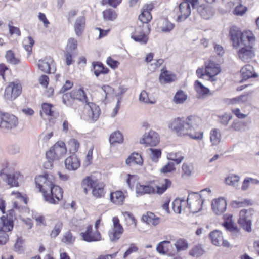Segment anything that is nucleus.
I'll list each match as a JSON object with an SVG mask.
<instances>
[{
	"label": "nucleus",
	"instance_id": "obj_1",
	"mask_svg": "<svg viewBox=\"0 0 259 259\" xmlns=\"http://www.w3.org/2000/svg\"><path fill=\"white\" fill-rule=\"evenodd\" d=\"M229 34L233 47H241L238 52L240 59L249 62L254 56L252 48L255 45V37L252 32L250 30L241 32L238 27L233 26L230 28Z\"/></svg>",
	"mask_w": 259,
	"mask_h": 259
},
{
	"label": "nucleus",
	"instance_id": "obj_2",
	"mask_svg": "<svg viewBox=\"0 0 259 259\" xmlns=\"http://www.w3.org/2000/svg\"><path fill=\"white\" fill-rule=\"evenodd\" d=\"M201 123V119L196 116L190 115L185 120L181 118L175 119L170 124L172 130L179 136H189L191 139L201 140L203 137L202 132H195Z\"/></svg>",
	"mask_w": 259,
	"mask_h": 259
},
{
	"label": "nucleus",
	"instance_id": "obj_3",
	"mask_svg": "<svg viewBox=\"0 0 259 259\" xmlns=\"http://www.w3.org/2000/svg\"><path fill=\"white\" fill-rule=\"evenodd\" d=\"M18 125V118L13 114L0 111V128L8 131L16 128Z\"/></svg>",
	"mask_w": 259,
	"mask_h": 259
},
{
	"label": "nucleus",
	"instance_id": "obj_4",
	"mask_svg": "<svg viewBox=\"0 0 259 259\" xmlns=\"http://www.w3.org/2000/svg\"><path fill=\"white\" fill-rule=\"evenodd\" d=\"M204 201V200L202 199L201 195L193 192L188 195L187 203L191 212L195 213L202 209Z\"/></svg>",
	"mask_w": 259,
	"mask_h": 259
},
{
	"label": "nucleus",
	"instance_id": "obj_5",
	"mask_svg": "<svg viewBox=\"0 0 259 259\" xmlns=\"http://www.w3.org/2000/svg\"><path fill=\"white\" fill-rule=\"evenodd\" d=\"M63 191L61 187L53 184L47 194L45 192V200L51 204H56L63 198Z\"/></svg>",
	"mask_w": 259,
	"mask_h": 259
},
{
	"label": "nucleus",
	"instance_id": "obj_6",
	"mask_svg": "<svg viewBox=\"0 0 259 259\" xmlns=\"http://www.w3.org/2000/svg\"><path fill=\"white\" fill-rule=\"evenodd\" d=\"M251 209H242L239 212L238 224L247 232L252 231V213Z\"/></svg>",
	"mask_w": 259,
	"mask_h": 259
},
{
	"label": "nucleus",
	"instance_id": "obj_7",
	"mask_svg": "<svg viewBox=\"0 0 259 259\" xmlns=\"http://www.w3.org/2000/svg\"><path fill=\"white\" fill-rule=\"evenodd\" d=\"M35 181L36 187L39 188V191L42 193L44 197L45 192L46 194H47L53 184L50 178L49 177V175L47 174L36 177L35 179Z\"/></svg>",
	"mask_w": 259,
	"mask_h": 259
},
{
	"label": "nucleus",
	"instance_id": "obj_8",
	"mask_svg": "<svg viewBox=\"0 0 259 259\" xmlns=\"http://www.w3.org/2000/svg\"><path fill=\"white\" fill-rule=\"evenodd\" d=\"M21 92L20 85L11 82L5 89L4 98L7 100H14L21 94Z\"/></svg>",
	"mask_w": 259,
	"mask_h": 259
},
{
	"label": "nucleus",
	"instance_id": "obj_9",
	"mask_svg": "<svg viewBox=\"0 0 259 259\" xmlns=\"http://www.w3.org/2000/svg\"><path fill=\"white\" fill-rule=\"evenodd\" d=\"M113 228L110 230L108 234L110 239L112 242H116L120 238L123 232V228L119 223V220L117 217H113Z\"/></svg>",
	"mask_w": 259,
	"mask_h": 259
},
{
	"label": "nucleus",
	"instance_id": "obj_10",
	"mask_svg": "<svg viewBox=\"0 0 259 259\" xmlns=\"http://www.w3.org/2000/svg\"><path fill=\"white\" fill-rule=\"evenodd\" d=\"M38 67L44 73L51 74L56 71V67L54 60L50 57H45L38 61Z\"/></svg>",
	"mask_w": 259,
	"mask_h": 259
},
{
	"label": "nucleus",
	"instance_id": "obj_11",
	"mask_svg": "<svg viewBox=\"0 0 259 259\" xmlns=\"http://www.w3.org/2000/svg\"><path fill=\"white\" fill-rule=\"evenodd\" d=\"M84 109L89 119L92 121H96L100 114V109L99 106L93 102H87L84 106Z\"/></svg>",
	"mask_w": 259,
	"mask_h": 259
},
{
	"label": "nucleus",
	"instance_id": "obj_12",
	"mask_svg": "<svg viewBox=\"0 0 259 259\" xmlns=\"http://www.w3.org/2000/svg\"><path fill=\"white\" fill-rule=\"evenodd\" d=\"M80 236L82 240L87 242H95L101 239V235L99 231L93 232L92 225H90L87 227L84 232H81Z\"/></svg>",
	"mask_w": 259,
	"mask_h": 259
},
{
	"label": "nucleus",
	"instance_id": "obj_13",
	"mask_svg": "<svg viewBox=\"0 0 259 259\" xmlns=\"http://www.w3.org/2000/svg\"><path fill=\"white\" fill-rule=\"evenodd\" d=\"M159 136L158 134L153 130H150L148 133L143 135V138L140 140V144H145L150 146H155L159 142Z\"/></svg>",
	"mask_w": 259,
	"mask_h": 259
},
{
	"label": "nucleus",
	"instance_id": "obj_14",
	"mask_svg": "<svg viewBox=\"0 0 259 259\" xmlns=\"http://www.w3.org/2000/svg\"><path fill=\"white\" fill-rule=\"evenodd\" d=\"M211 207L213 212L218 215L222 214L227 208V201L224 197H219L212 201Z\"/></svg>",
	"mask_w": 259,
	"mask_h": 259
},
{
	"label": "nucleus",
	"instance_id": "obj_15",
	"mask_svg": "<svg viewBox=\"0 0 259 259\" xmlns=\"http://www.w3.org/2000/svg\"><path fill=\"white\" fill-rule=\"evenodd\" d=\"M209 237L214 245L219 246L222 242L223 246H227V241L223 239L222 233L221 231L218 230L211 231L209 233Z\"/></svg>",
	"mask_w": 259,
	"mask_h": 259
},
{
	"label": "nucleus",
	"instance_id": "obj_16",
	"mask_svg": "<svg viewBox=\"0 0 259 259\" xmlns=\"http://www.w3.org/2000/svg\"><path fill=\"white\" fill-rule=\"evenodd\" d=\"M179 7L181 15L178 16L177 21L181 22L186 20L191 14V7L186 2L181 3Z\"/></svg>",
	"mask_w": 259,
	"mask_h": 259
},
{
	"label": "nucleus",
	"instance_id": "obj_17",
	"mask_svg": "<svg viewBox=\"0 0 259 259\" xmlns=\"http://www.w3.org/2000/svg\"><path fill=\"white\" fill-rule=\"evenodd\" d=\"M65 165L67 169L75 170L80 166V161L75 154H72L65 159Z\"/></svg>",
	"mask_w": 259,
	"mask_h": 259
},
{
	"label": "nucleus",
	"instance_id": "obj_18",
	"mask_svg": "<svg viewBox=\"0 0 259 259\" xmlns=\"http://www.w3.org/2000/svg\"><path fill=\"white\" fill-rule=\"evenodd\" d=\"M232 215H228V231L233 239L238 237L241 234L240 229L232 221Z\"/></svg>",
	"mask_w": 259,
	"mask_h": 259
},
{
	"label": "nucleus",
	"instance_id": "obj_19",
	"mask_svg": "<svg viewBox=\"0 0 259 259\" xmlns=\"http://www.w3.org/2000/svg\"><path fill=\"white\" fill-rule=\"evenodd\" d=\"M91 71H93L95 76L98 77L101 74H106L109 72V69L106 67L102 63L100 62H93Z\"/></svg>",
	"mask_w": 259,
	"mask_h": 259
},
{
	"label": "nucleus",
	"instance_id": "obj_20",
	"mask_svg": "<svg viewBox=\"0 0 259 259\" xmlns=\"http://www.w3.org/2000/svg\"><path fill=\"white\" fill-rule=\"evenodd\" d=\"M197 10L202 18L206 20L209 19L214 14L212 8L207 5H200L197 8Z\"/></svg>",
	"mask_w": 259,
	"mask_h": 259
},
{
	"label": "nucleus",
	"instance_id": "obj_21",
	"mask_svg": "<svg viewBox=\"0 0 259 259\" xmlns=\"http://www.w3.org/2000/svg\"><path fill=\"white\" fill-rule=\"evenodd\" d=\"M240 73L243 80H247L250 78H254L257 77V74L254 72L253 67L247 64L244 66L240 70Z\"/></svg>",
	"mask_w": 259,
	"mask_h": 259
},
{
	"label": "nucleus",
	"instance_id": "obj_22",
	"mask_svg": "<svg viewBox=\"0 0 259 259\" xmlns=\"http://www.w3.org/2000/svg\"><path fill=\"white\" fill-rule=\"evenodd\" d=\"M221 71L220 65L212 60L205 63V74L218 75Z\"/></svg>",
	"mask_w": 259,
	"mask_h": 259
},
{
	"label": "nucleus",
	"instance_id": "obj_23",
	"mask_svg": "<svg viewBox=\"0 0 259 259\" xmlns=\"http://www.w3.org/2000/svg\"><path fill=\"white\" fill-rule=\"evenodd\" d=\"M136 191L138 194L143 195L145 194H154L155 189L149 185H142L138 184L136 186Z\"/></svg>",
	"mask_w": 259,
	"mask_h": 259
},
{
	"label": "nucleus",
	"instance_id": "obj_24",
	"mask_svg": "<svg viewBox=\"0 0 259 259\" xmlns=\"http://www.w3.org/2000/svg\"><path fill=\"white\" fill-rule=\"evenodd\" d=\"M53 150L54 151L56 157L59 159L61 157L64 156L67 151L65 144L64 142L60 141L57 142L52 147Z\"/></svg>",
	"mask_w": 259,
	"mask_h": 259
},
{
	"label": "nucleus",
	"instance_id": "obj_25",
	"mask_svg": "<svg viewBox=\"0 0 259 259\" xmlns=\"http://www.w3.org/2000/svg\"><path fill=\"white\" fill-rule=\"evenodd\" d=\"M1 220L3 224V227H0V229L4 230L6 231H10L13 229L14 225L12 215H10V213H9V216H2L1 218Z\"/></svg>",
	"mask_w": 259,
	"mask_h": 259
},
{
	"label": "nucleus",
	"instance_id": "obj_26",
	"mask_svg": "<svg viewBox=\"0 0 259 259\" xmlns=\"http://www.w3.org/2000/svg\"><path fill=\"white\" fill-rule=\"evenodd\" d=\"M125 199V196L121 191H116L110 193V200L116 205H122Z\"/></svg>",
	"mask_w": 259,
	"mask_h": 259
},
{
	"label": "nucleus",
	"instance_id": "obj_27",
	"mask_svg": "<svg viewBox=\"0 0 259 259\" xmlns=\"http://www.w3.org/2000/svg\"><path fill=\"white\" fill-rule=\"evenodd\" d=\"M194 85L197 98H203L210 92L209 89L204 86L199 80H196Z\"/></svg>",
	"mask_w": 259,
	"mask_h": 259
},
{
	"label": "nucleus",
	"instance_id": "obj_28",
	"mask_svg": "<svg viewBox=\"0 0 259 259\" xmlns=\"http://www.w3.org/2000/svg\"><path fill=\"white\" fill-rule=\"evenodd\" d=\"M85 23V19L83 16L79 17L76 19L74 30L77 36H80L82 34L84 28Z\"/></svg>",
	"mask_w": 259,
	"mask_h": 259
},
{
	"label": "nucleus",
	"instance_id": "obj_29",
	"mask_svg": "<svg viewBox=\"0 0 259 259\" xmlns=\"http://www.w3.org/2000/svg\"><path fill=\"white\" fill-rule=\"evenodd\" d=\"M71 92L74 100H77L85 103L88 101L87 95L83 89H74Z\"/></svg>",
	"mask_w": 259,
	"mask_h": 259
},
{
	"label": "nucleus",
	"instance_id": "obj_30",
	"mask_svg": "<svg viewBox=\"0 0 259 259\" xmlns=\"http://www.w3.org/2000/svg\"><path fill=\"white\" fill-rule=\"evenodd\" d=\"M142 158L138 153H132L126 160V164L129 166L132 164L142 165Z\"/></svg>",
	"mask_w": 259,
	"mask_h": 259
},
{
	"label": "nucleus",
	"instance_id": "obj_31",
	"mask_svg": "<svg viewBox=\"0 0 259 259\" xmlns=\"http://www.w3.org/2000/svg\"><path fill=\"white\" fill-rule=\"evenodd\" d=\"M7 178L8 184L11 187H18L19 186L18 180L21 177L19 172H14L8 175H6Z\"/></svg>",
	"mask_w": 259,
	"mask_h": 259
},
{
	"label": "nucleus",
	"instance_id": "obj_32",
	"mask_svg": "<svg viewBox=\"0 0 259 259\" xmlns=\"http://www.w3.org/2000/svg\"><path fill=\"white\" fill-rule=\"evenodd\" d=\"M102 14L103 19L106 21H113L118 16L116 11L110 8L104 10Z\"/></svg>",
	"mask_w": 259,
	"mask_h": 259
},
{
	"label": "nucleus",
	"instance_id": "obj_33",
	"mask_svg": "<svg viewBox=\"0 0 259 259\" xmlns=\"http://www.w3.org/2000/svg\"><path fill=\"white\" fill-rule=\"evenodd\" d=\"M175 78L176 76L175 75L169 73L166 70L161 73L159 77L160 81L164 83L174 81Z\"/></svg>",
	"mask_w": 259,
	"mask_h": 259
},
{
	"label": "nucleus",
	"instance_id": "obj_34",
	"mask_svg": "<svg viewBox=\"0 0 259 259\" xmlns=\"http://www.w3.org/2000/svg\"><path fill=\"white\" fill-rule=\"evenodd\" d=\"M123 141V135L119 131H117L111 134L109 137V142L111 144L120 143H122Z\"/></svg>",
	"mask_w": 259,
	"mask_h": 259
},
{
	"label": "nucleus",
	"instance_id": "obj_35",
	"mask_svg": "<svg viewBox=\"0 0 259 259\" xmlns=\"http://www.w3.org/2000/svg\"><path fill=\"white\" fill-rule=\"evenodd\" d=\"M170 242L169 241H163L159 242L156 247V250L158 253L161 254H165L169 247Z\"/></svg>",
	"mask_w": 259,
	"mask_h": 259
},
{
	"label": "nucleus",
	"instance_id": "obj_36",
	"mask_svg": "<svg viewBox=\"0 0 259 259\" xmlns=\"http://www.w3.org/2000/svg\"><path fill=\"white\" fill-rule=\"evenodd\" d=\"M204 253V250L202 247L200 245L194 246L190 251L189 254L194 257H199Z\"/></svg>",
	"mask_w": 259,
	"mask_h": 259
},
{
	"label": "nucleus",
	"instance_id": "obj_37",
	"mask_svg": "<svg viewBox=\"0 0 259 259\" xmlns=\"http://www.w3.org/2000/svg\"><path fill=\"white\" fill-rule=\"evenodd\" d=\"M210 141L212 145H217L221 141V134L217 129H212L210 133Z\"/></svg>",
	"mask_w": 259,
	"mask_h": 259
},
{
	"label": "nucleus",
	"instance_id": "obj_38",
	"mask_svg": "<svg viewBox=\"0 0 259 259\" xmlns=\"http://www.w3.org/2000/svg\"><path fill=\"white\" fill-rule=\"evenodd\" d=\"M240 177L237 175L230 174L228 175V185L237 188L239 187Z\"/></svg>",
	"mask_w": 259,
	"mask_h": 259
},
{
	"label": "nucleus",
	"instance_id": "obj_39",
	"mask_svg": "<svg viewBox=\"0 0 259 259\" xmlns=\"http://www.w3.org/2000/svg\"><path fill=\"white\" fill-rule=\"evenodd\" d=\"M79 145L80 144L79 142L77 141V140L74 138L70 139L68 142L69 150L70 153H73V154H74L78 151Z\"/></svg>",
	"mask_w": 259,
	"mask_h": 259
},
{
	"label": "nucleus",
	"instance_id": "obj_40",
	"mask_svg": "<svg viewBox=\"0 0 259 259\" xmlns=\"http://www.w3.org/2000/svg\"><path fill=\"white\" fill-rule=\"evenodd\" d=\"M62 228L63 223L60 221H57L50 233L51 237L52 238L57 237L60 233Z\"/></svg>",
	"mask_w": 259,
	"mask_h": 259
},
{
	"label": "nucleus",
	"instance_id": "obj_41",
	"mask_svg": "<svg viewBox=\"0 0 259 259\" xmlns=\"http://www.w3.org/2000/svg\"><path fill=\"white\" fill-rule=\"evenodd\" d=\"M150 31V26L149 24H143L139 25L135 28V33L139 34H146Z\"/></svg>",
	"mask_w": 259,
	"mask_h": 259
},
{
	"label": "nucleus",
	"instance_id": "obj_42",
	"mask_svg": "<svg viewBox=\"0 0 259 259\" xmlns=\"http://www.w3.org/2000/svg\"><path fill=\"white\" fill-rule=\"evenodd\" d=\"M92 194L97 198L104 197L105 194L104 186L102 184H98L94 189H93Z\"/></svg>",
	"mask_w": 259,
	"mask_h": 259
},
{
	"label": "nucleus",
	"instance_id": "obj_43",
	"mask_svg": "<svg viewBox=\"0 0 259 259\" xmlns=\"http://www.w3.org/2000/svg\"><path fill=\"white\" fill-rule=\"evenodd\" d=\"M187 98V96L182 90L178 91L175 94L174 101L176 104L184 103Z\"/></svg>",
	"mask_w": 259,
	"mask_h": 259
},
{
	"label": "nucleus",
	"instance_id": "obj_44",
	"mask_svg": "<svg viewBox=\"0 0 259 259\" xmlns=\"http://www.w3.org/2000/svg\"><path fill=\"white\" fill-rule=\"evenodd\" d=\"M75 240V237L73 236L70 231L64 233L62 238V242L66 244H72Z\"/></svg>",
	"mask_w": 259,
	"mask_h": 259
},
{
	"label": "nucleus",
	"instance_id": "obj_45",
	"mask_svg": "<svg viewBox=\"0 0 259 259\" xmlns=\"http://www.w3.org/2000/svg\"><path fill=\"white\" fill-rule=\"evenodd\" d=\"M175 245L178 251L185 250L188 248V244L185 239L180 238L177 240Z\"/></svg>",
	"mask_w": 259,
	"mask_h": 259
},
{
	"label": "nucleus",
	"instance_id": "obj_46",
	"mask_svg": "<svg viewBox=\"0 0 259 259\" xmlns=\"http://www.w3.org/2000/svg\"><path fill=\"white\" fill-rule=\"evenodd\" d=\"M152 18L151 13L147 11H143L139 16V20L143 24H148Z\"/></svg>",
	"mask_w": 259,
	"mask_h": 259
},
{
	"label": "nucleus",
	"instance_id": "obj_47",
	"mask_svg": "<svg viewBox=\"0 0 259 259\" xmlns=\"http://www.w3.org/2000/svg\"><path fill=\"white\" fill-rule=\"evenodd\" d=\"M132 38L136 42H140L141 44H146L148 40V37L147 34H139L134 33L132 35Z\"/></svg>",
	"mask_w": 259,
	"mask_h": 259
},
{
	"label": "nucleus",
	"instance_id": "obj_48",
	"mask_svg": "<svg viewBox=\"0 0 259 259\" xmlns=\"http://www.w3.org/2000/svg\"><path fill=\"white\" fill-rule=\"evenodd\" d=\"M5 57L7 61L12 64H18L20 62V60L15 57L13 52L11 50L7 51Z\"/></svg>",
	"mask_w": 259,
	"mask_h": 259
},
{
	"label": "nucleus",
	"instance_id": "obj_49",
	"mask_svg": "<svg viewBox=\"0 0 259 259\" xmlns=\"http://www.w3.org/2000/svg\"><path fill=\"white\" fill-rule=\"evenodd\" d=\"M174 27V24L171 23L167 19H164L163 22V25L160 29L162 32L167 33L171 31Z\"/></svg>",
	"mask_w": 259,
	"mask_h": 259
},
{
	"label": "nucleus",
	"instance_id": "obj_50",
	"mask_svg": "<svg viewBox=\"0 0 259 259\" xmlns=\"http://www.w3.org/2000/svg\"><path fill=\"white\" fill-rule=\"evenodd\" d=\"M77 41L74 38H69L66 50V52H69L74 53V51L77 49Z\"/></svg>",
	"mask_w": 259,
	"mask_h": 259
},
{
	"label": "nucleus",
	"instance_id": "obj_51",
	"mask_svg": "<svg viewBox=\"0 0 259 259\" xmlns=\"http://www.w3.org/2000/svg\"><path fill=\"white\" fill-rule=\"evenodd\" d=\"M74 100L71 92L67 93L63 95L62 102L66 106H71L73 104Z\"/></svg>",
	"mask_w": 259,
	"mask_h": 259
},
{
	"label": "nucleus",
	"instance_id": "obj_52",
	"mask_svg": "<svg viewBox=\"0 0 259 259\" xmlns=\"http://www.w3.org/2000/svg\"><path fill=\"white\" fill-rule=\"evenodd\" d=\"M164 182L161 186H157V193L159 195L163 194L171 186V182L169 179H164Z\"/></svg>",
	"mask_w": 259,
	"mask_h": 259
},
{
	"label": "nucleus",
	"instance_id": "obj_53",
	"mask_svg": "<svg viewBox=\"0 0 259 259\" xmlns=\"http://www.w3.org/2000/svg\"><path fill=\"white\" fill-rule=\"evenodd\" d=\"M182 169L183 171V177L184 176L186 177H190L191 175L193 170V166L191 164L184 163L182 165Z\"/></svg>",
	"mask_w": 259,
	"mask_h": 259
},
{
	"label": "nucleus",
	"instance_id": "obj_54",
	"mask_svg": "<svg viewBox=\"0 0 259 259\" xmlns=\"http://www.w3.org/2000/svg\"><path fill=\"white\" fill-rule=\"evenodd\" d=\"M185 202L184 200L176 199L172 203V207L174 212L177 213H180L181 212L182 203Z\"/></svg>",
	"mask_w": 259,
	"mask_h": 259
},
{
	"label": "nucleus",
	"instance_id": "obj_55",
	"mask_svg": "<svg viewBox=\"0 0 259 259\" xmlns=\"http://www.w3.org/2000/svg\"><path fill=\"white\" fill-rule=\"evenodd\" d=\"M149 150L151 151L150 155L151 159L153 162H157L161 155V150L153 148H150Z\"/></svg>",
	"mask_w": 259,
	"mask_h": 259
},
{
	"label": "nucleus",
	"instance_id": "obj_56",
	"mask_svg": "<svg viewBox=\"0 0 259 259\" xmlns=\"http://www.w3.org/2000/svg\"><path fill=\"white\" fill-rule=\"evenodd\" d=\"M247 8L241 4L238 5L233 10V14L236 16H243L247 11Z\"/></svg>",
	"mask_w": 259,
	"mask_h": 259
},
{
	"label": "nucleus",
	"instance_id": "obj_57",
	"mask_svg": "<svg viewBox=\"0 0 259 259\" xmlns=\"http://www.w3.org/2000/svg\"><path fill=\"white\" fill-rule=\"evenodd\" d=\"M98 184L96 180L92 179L90 177H87L82 182V186H89L92 189Z\"/></svg>",
	"mask_w": 259,
	"mask_h": 259
},
{
	"label": "nucleus",
	"instance_id": "obj_58",
	"mask_svg": "<svg viewBox=\"0 0 259 259\" xmlns=\"http://www.w3.org/2000/svg\"><path fill=\"white\" fill-rule=\"evenodd\" d=\"M28 44H25V42L27 41L26 40H24V47L26 51L28 53V54H30L32 52V47L34 44V40L33 38L31 36H28L27 38Z\"/></svg>",
	"mask_w": 259,
	"mask_h": 259
},
{
	"label": "nucleus",
	"instance_id": "obj_59",
	"mask_svg": "<svg viewBox=\"0 0 259 259\" xmlns=\"http://www.w3.org/2000/svg\"><path fill=\"white\" fill-rule=\"evenodd\" d=\"M250 204V200L244 199L243 201H239L237 200L233 201L231 202V205L234 208L243 207L249 205Z\"/></svg>",
	"mask_w": 259,
	"mask_h": 259
},
{
	"label": "nucleus",
	"instance_id": "obj_60",
	"mask_svg": "<svg viewBox=\"0 0 259 259\" xmlns=\"http://www.w3.org/2000/svg\"><path fill=\"white\" fill-rule=\"evenodd\" d=\"M252 182L255 184L259 183V181L251 178H247L245 179L243 182L241 189L243 191H246L249 187V183Z\"/></svg>",
	"mask_w": 259,
	"mask_h": 259
},
{
	"label": "nucleus",
	"instance_id": "obj_61",
	"mask_svg": "<svg viewBox=\"0 0 259 259\" xmlns=\"http://www.w3.org/2000/svg\"><path fill=\"white\" fill-rule=\"evenodd\" d=\"M176 170L175 164L173 162H169L167 164L164 166L160 169L162 173L166 174L168 172H171Z\"/></svg>",
	"mask_w": 259,
	"mask_h": 259
},
{
	"label": "nucleus",
	"instance_id": "obj_62",
	"mask_svg": "<svg viewBox=\"0 0 259 259\" xmlns=\"http://www.w3.org/2000/svg\"><path fill=\"white\" fill-rule=\"evenodd\" d=\"M122 2V0H102V5H109L110 6L116 8Z\"/></svg>",
	"mask_w": 259,
	"mask_h": 259
},
{
	"label": "nucleus",
	"instance_id": "obj_63",
	"mask_svg": "<svg viewBox=\"0 0 259 259\" xmlns=\"http://www.w3.org/2000/svg\"><path fill=\"white\" fill-rule=\"evenodd\" d=\"M214 52L219 57H222L225 52L224 48L220 45L213 42Z\"/></svg>",
	"mask_w": 259,
	"mask_h": 259
},
{
	"label": "nucleus",
	"instance_id": "obj_64",
	"mask_svg": "<svg viewBox=\"0 0 259 259\" xmlns=\"http://www.w3.org/2000/svg\"><path fill=\"white\" fill-rule=\"evenodd\" d=\"M52 105L50 103H44L41 105V108L44 112L48 115L53 116V112L52 110Z\"/></svg>",
	"mask_w": 259,
	"mask_h": 259
}]
</instances>
